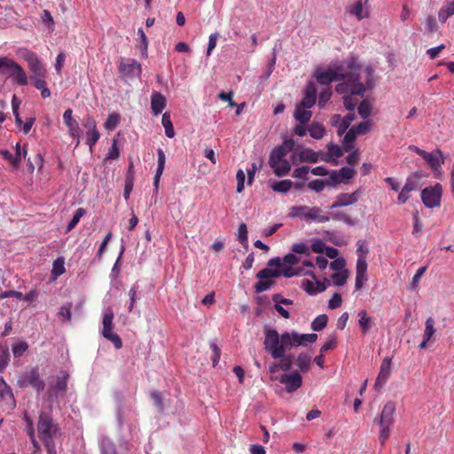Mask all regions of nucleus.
I'll return each instance as SVG.
<instances>
[{"mask_svg": "<svg viewBox=\"0 0 454 454\" xmlns=\"http://www.w3.org/2000/svg\"><path fill=\"white\" fill-rule=\"evenodd\" d=\"M327 184H329V181L317 179V180H313V181L309 182L308 187L310 190H312V191H315L317 192H322L324 190V188L325 187V185Z\"/></svg>", "mask_w": 454, "mask_h": 454, "instance_id": "nucleus-55", "label": "nucleus"}, {"mask_svg": "<svg viewBox=\"0 0 454 454\" xmlns=\"http://www.w3.org/2000/svg\"><path fill=\"white\" fill-rule=\"evenodd\" d=\"M167 106V99L160 92L153 91L151 95V110L153 115H159Z\"/></svg>", "mask_w": 454, "mask_h": 454, "instance_id": "nucleus-18", "label": "nucleus"}, {"mask_svg": "<svg viewBox=\"0 0 454 454\" xmlns=\"http://www.w3.org/2000/svg\"><path fill=\"white\" fill-rule=\"evenodd\" d=\"M309 172V168L308 166H301L294 170L292 176L294 178H301L307 179V175Z\"/></svg>", "mask_w": 454, "mask_h": 454, "instance_id": "nucleus-64", "label": "nucleus"}, {"mask_svg": "<svg viewBox=\"0 0 454 454\" xmlns=\"http://www.w3.org/2000/svg\"><path fill=\"white\" fill-rule=\"evenodd\" d=\"M296 364L301 372H307L311 364V356L306 352H301L296 358Z\"/></svg>", "mask_w": 454, "mask_h": 454, "instance_id": "nucleus-28", "label": "nucleus"}, {"mask_svg": "<svg viewBox=\"0 0 454 454\" xmlns=\"http://www.w3.org/2000/svg\"><path fill=\"white\" fill-rule=\"evenodd\" d=\"M101 454H117L114 443L108 438L104 437L100 442Z\"/></svg>", "mask_w": 454, "mask_h": 454, "instance_id": "nucleus-35", "label": "nucleus"}, {"mask_svg": "<svg viewBox=\"0 0 454 454\" xmlns=\"http://www.w3.org/2000/svg\"><path fill=\"white\" fill-rule=\"evenodd\" d=\"M395 412V403L392 401H388L383 407L379 425L380 427L379 439L381 444H384L387 439L389 437L391 427L394 424V414Z\"/></svg>", "mask_w": 454, "mask_h": 454, "instance_id": "nucleus-6", "label": "nucleus"}, {"mask_svg": "<svg viewBox=\"0 0 454 454\" xmlns=\"http://www.w3.org/2000/svg\"><path fill=\"white\" fill-rule=\"evenodd\" d=\"M65 262L62 257L57 258L53 262V267L51 270V274L58 278L65 272Z\"/></svg>", "mask_w": 454, "mask_h": 454, "instance_id": "nucleus-48", "label": "nucleus"}, {"mask_svg": "<svg viewBox=\"0 0 454 454\" xmlns=\"http://www.w3.org/2000/svg\"><path fill=\"white\" fill-rule=\"evenodd\" d=\"M427 270V267L423 266V267H419L416 273L414 274L413 278H412V280H411V288L412 290H415L422 278V276L425 274Z\"/></svg>", "mask_w": 454, "mask_h": 454, "instance_id": "nucleus-57", "label": "nucleus"}, {"mask_svg": "<svg viewBox=\"0 0 454 454\" xmlns=\"http://www.w3.org/2000/svg\"><path fill=\"white\" fill-rule=\"evenodd\" d=\"M454 14V1L443 6L439 11V20L444 23L450 16Z\"/></svg>", "mask_w": 454, "mask_h": 454, "instance_id": "nucleus-38", "label": "nucleus"}, {"mask_svg": "<svg viewBox=\"0 0 454 454\" xmlns=\"http://www.w3.org/2000/svg\"><path fill=\"white\" fill-rule=\"evenodd\" d=\"M307 215L309 216V221L316 223H326L330 220V216L325 215L318 207H310L309 213Z\"/></svg>", "mask_w": 454, "mask_h": 454, "instance_id": "nucleus-24", "label": "nucleus"}, {"mask_svg": "<svg viewBox=\"0 0 454 454\" xmlns=\"http://www.w3.org/2000/svg\"><path fill=\"white\" fill-rule=\"evenodd\" d=\"M426 327H425V331H424V334H423V338L426 339V341H429L433 335L435 333V329H434V320L433 317H428L426 321V324H425Z\"/></svg>", "mask_w": 454, "mask_h": 454, "instance_id": "nucleus-45", "label": "nucleus"}, {"mask_svg": "<svg viewBox=\"0 0 454 454\" xmlns=\"http://www.w3.org/2000/svg\"><path fill=\"white\" fill-rule=\"evenodd\" d=\"M279 382L286 386V389L288 393H293L301 387L302 377L298 372L294 371L281 375Z\"/></svg>", "mask_w": 454, "mask_h": 454, "instance_id": "nucleus-13", "label": "nucleus"}, {"mask_svg": "<svg viewBox=\"0 0 454 454\" xmlns=\"http://www.w3.org/2000/svg\"><path fill=\"white\" fill-rule=\"evenodd\" d=\"M391 364L390 357H385L381 363L380 372L374 384V389L380 391L387 383L391 376Z\"/></svg>", "mask_w": 454, "mask_h": 454, "instance_id": "nucleus-14", "label": "nucleus"}, {"mask_svg": "<svg viewBox=\"0 0 454 454\" xmlns=\"http://www.w3.org/2000/svg\"><path fill=\"white\" fill-rule=\"evenodd\" d=\"M151 398L153 401L155 406L157 407L159 411H162L164 410V404L161 397V394L159 391H153L151 393Z\"/></svg>", "mask_w": 454, "mask_h": 454, "instance_id": "nucleus-61", "label": "nucleus"}, {"mask_svg": "<svg viewBox=\"0 0 454 454\" xmlns=\"http://www.w3.org/2000/svg\"><path fill=\"white\" fill-rule=\"evenodd\" d=\"M312 112L305 107L296 105L294 117L301 124H306L311 119Z\"/></svg>", "mask_w": 454, "mask_h": 454, "instance_id": "nucleus-21", "label": "nucleus"}, {"mask_svg": "<svg viewBox=\"0 0 454 454\" xmlns=\"http://www.w3.org/2000/svg\"><path fill=\"white\" fill-rule=\"evenodd\" d=\"M333 282L337 286H343L348 279V271L336 272L332 275Z\"/></svg>", "mask_w": 454, "mask_h": 454, "instance_id": "nucleus-52", "label": "nucleus"}, {"mask_svg": "<svg viewBox=\"0 0 454 454\" xmlns=\"http://www.w3.org/2000/svg\"><path fill=\"white\" fill-rule=\"evenodd\" d=\"M339 173L342 182H345L346 180L351 179L355 176L356 171L353 168L343 167L339 170Z\"/></svg>", "mask_w": 454, "mask_h": 454, "instance_id": "nucleus-63", "label": "nucleus"}, {"mask_svg": "<svg viewBox=\"0 0 454 454\" xmlns=\"http://www.w3.org/2000/svg\"><path fill=\"white\" fill-rule=\"evenodd\" d=\"M294 157H298L301 162L316 163L321 157V153H317L309 148H303L294 153Z\"/></svg>", "mask_w": 454, "mask_h": 454, "instance_id": "nucleus-19", "label": "nucleus"}, {"mask_svg": "<svg viewBox=\"0 0 454 454\" xmlns=\"http://www.w3.org/2000/svg\"><path fill=\"white\" fill-rule=\"evenodd\" d=\"M372 126V121L371 119L365 120L359 124L353 126L352 128L356 131L357 136L367 134Z\"/></svg>", "mask_w": 454, "mask_h": 454, "instance_id": "nucleus-43", "label": "nucleus"}, {"mask_svg": "<svg viewBox=\"0 0 454 454\" xmlns=\"http://www.w3.org/2000/svg\"><path fill=\"white\" fill-rule=\"evenodd\" d=\"M442 194V187L440 184H436L434 186L427 187L422 190L421 200L425 207L434 208L440 206Z\"/></svg>", "mask_w": 454, "mask_h": 454, "instance_id": "nucleus-9", "label": "nucleus"}, {"mask_svg": "<svg viewBox=\"0 0 454 454\" xmlns=\"http://www.w3.org/2000/svg\"><path fill=\"white\" fill-rule=\"evenodd\" d=\"M361 66L355 59H350L348 61L347 70L344 73L343 67H337L335 68H329L327 70L317 69L315 71V77L318 83L322 85H328L333 81L343 80L336 85V91L338 93H347L363 95L365 92V85L361 82Z\"/></svg>", "mask_w": 454, "mask_h": 454, "instance_id": "nucleus-1", "label": "nucleus"}, {"mask_svg": "<svg viewBox=\"0 0 454 454\" xmlns=\"http://www.w3.org/2000/svg\"><path fill=\"white\" fill-rule=\"evenodd\" d=\"M24 419L27 422V434H28V435H29V437L31 439V442L33 443V446L35 448V450L33 451V454H40L41 447H40L38 442L35 440V428H34L33 420L27 414H25Z\"/></svg>", "mask_w": 454, "mask_h": 454, "instance_id": "nucleus-25", "label": "nucleus"}, {"mask_svg": "<svg viewBox=\"0 0 454 454\" xmlns=\"http://www.w3.org/2000/svg\"><path fill=\"white\" fill-rule=\"evenodd\" d=\"M345 133L346 134L343 139V147L345 151H349L353 148L352 144L356 140L357 135L353 128L349 129Z\"/></svg>", "mask_w": 454, "mask_h": 454, "instance_id": "nucleus-41", "label": "nucleus"}, {"mask_svg": "<svg viewBox=\"0 0 454 454\" xmlns=\"http://www.w3.org/2000/svg\"><path fill=\"white\" fill-rule=\"evenodd\" d=\"M421 177V175L418 172L413 173L409 176L406 179L405 184L403 185V189L405 192H412L419 188V180Z\"/></svg>", "mask_w": 454, "mask_h": 454, "instance_id": "nucleus-31", "label": "nucleus"}, {"mask_svg": "<svg viewBox=\"0 0 454 454\" xmlns=\"http://www.w3.org/2000/svg\"><path fill=\"white\" fill-rule=\"evenodd\" d=\"M282 261H283V264L286 266V265L294 266L300 262V258L295 254H294L292 252V253H288L287 254H286Z\"/></svg>", "mask_w": 454, "mask_h": 454, "instance_id": "nucleus-62", "label": "nucleus"}, {"mask_svg": "<svg viewBox=\"0 0 454 454\" xmlns=\"http://www.w3.org/2000/svg\"><path fill=\"white\" fill-rule=\"evenodd\" d=\"M357 111H358L359 115L364 120H368L369 116L371 115L372 106H371V104L367 100H363L359 104V106L357 107Z\"/></svg>", "mask_w": 454, "mask_h": 454, "instance_id": "nucleus-47", "label": "nucleus"}, {"mask_svg": "<svg viewBox=\"0 0 454 454\" xmlns=\"http://www.w3.org/2000/svg\"><path fill=\"white\" fill-rule=\"evenodd\" d=\"M282 340V345L279 348H274L272 353L278 356H282L284 348H292L294 347H307L308 344H312L317 340L316 333H299L295 331L285 332L279 334Z\"/></svg>", "mask_w": 454, "mask_h": 454, "instance_id": "nucleus-5", "label": "nucleus"}, {"mask_svg": "<svg viewBox=\"0 0 454 454\" xmlns=\"http://www.w3.org/2000/svg\"><path fill=\"white\" fill-rule=\"evenodd\" d=\"M331 97H332L331 89L327 88V89L323 90L319 93V98H318L319 107L323 108L325 106V104L327 103V101L331 98Z\"/></svg>", "mask_w": 454, "mask_h": 454, "instance_id": "nucleus-59", "label": "nucleus"}, {"mask_svg": "<svg viewBox=\"0 0 454 454\" xmlns=\"http://www.w3.org/2000/svg\"><path fill=\"white\" fill-rule=\"evenodd\" d=\"M137 36L139 37L141 41V52L142 55L146 57L147 56V47H148V40L146 38V35L143 30V28H138L137 30Z\"/></svg>", "mask_w": 454, "mask_h": 454, "instance_id": "nucleus-58", "label": "nucleus"}, {"mask_svg": "<svg viewBox=\"0 0 454 454\" xmlns=\"http://www.w3.org/2000/svg\"><path fill=\"white\" fill-rule=\"evenodd\" d=\"M24 59L27 62L28 67L35 77H44L46 69L39 59L38 56L30 51H26Z\"/></svg>", "mask_w": 454, "mask_h": 454, "instance_id": "nucleus-12", "label": "nucleus"}, {"mask_svg": "<svg viewBox=\"0 0 454 454\" xmlns=\"http://www.w3.org/2000/svg\"><path fill=\"white\" fill-rule=\"evenodd\" d=\"M0 397L9 403L12 408L15 407L16 403L12 389L3 378H0Z\"/></svg>", "mask_w": 454, "mask_h": 454, "instance_id": "nucleus-20", "label": "nucleus"}, {"mask_svg": "<svg viewBox=\"0 0 454 454\" xmlns=\"http://www.w3.org/2000/svg\"><path fill=\"white\" fill-rule=\"evenodd\" d=\"M63 121L65 125L68 129V134L72 137H77V145L79 144V137H80V129L76 121L73 119V111L72 109H67L63 114Z\"/></svg>", "mask_w": 454, "mask_h": 454, "instance_id": "nucleus-17", "label": "nucleus"}, {"mask_svg": "<svg viewBox=\"0 0 454 454\" xmlns=\"http://www.w3.org/2000/svg\"><path fill=\"white\" fill-rule=\"evenodd\" d=\"M327 149V153H321L320 160L323 161L329 162L333 158L337 159L342 156V150L339 145L330 144Z\"/></svg>", "mask_w": 454, "mask_h": 454, "instance_id": "nucleus-22", "label": "nucleus"}, {"mask_svg": "<svg viewBox=\"0 0 454 454\" xmlns=\"http://www.w3.org/2000/svg\"><path fill=\"white\" fill-rule=\"evenodd\" d=\"M424 160L433 169H437L438 168L441 167L442 163L443 162L442 160L441 161L439 160V157L433 153H428Z\"/></svg>", "mask_w": 454, "mask_h": 454, "instance_id": "nucleus-54", "label": "nucleus"}, {"mask_svg": "<svg viewBox=\"0 0 454 454\" xmlns=\"http://www.w3.org/2000/svg\"><path fill=\"white\" fill-rule=\"evenodd\" d=\"M138 292V286H132L131 288L129 290V305H128V310L129 312H132L136 304V301L139 297L137 296Z\"/></svg>", "mask_w": 454, "mask_h": 454, "instance_id": "nucleus-49", "label": "nucleus"}, {"mask_svg": "<svg viewBox=\"0 0 454 454\" xmlns=\"http://www.w3.org/2000/svg\"><path fill=\"white\" fill-rule=\"evenodd\" d=\"M256 277L262 280H268L271 278H278L279 277V270H270L269 268L262 269L260 270Z\"/></svg>", "mask_w": 454, "mask_h": 454, "instance_id": "nucleus-50", "label": "nucleus"}, {"mask_svg": "<svg viewBox=\"0 0 454 454\" xmlns=\"http://www.w3.org/2000/svg\"><path fill=\"white\" fill-rule=\"evenodd\" d=\"M238 240L240 244L245 247H248V236H247V224L241 223L238 228Z\"/></svg>", "mask_w": 454, "mask_h": 454, "instance_id": "nucleus-42", "label": "nucleus"}, {"mask_svg": "<svg viewBox=\"0 0 454 454\" xmlns=\"http://www.w3.org/2000/svg\"><path fill=\"white\" fill-rule=\"evenodd\" d=\"M14 67L15 70L12 71L10 78H12L18 85H27L28 79L22 67L19 64L18 66H14Z\"/></svg>", "mask_w": 454, "mask_h": 454, "instance_id": "nucleus-23", "label": "nucleus"}, {"mask_svg": "<svg viewBox=\"0 0 454 454\" xmlns=\"http://www.w3.org/2000/svg\"><path fill=\"white\" fill-rule=\"evenodd\" d=\"M274 284L271 280H262L256 282L254 286V290L256 294H261L265 292L270 288V286Z\"/></svg>", "mask_w": 454, "mask_h": 454, "instance_id": "nucleus-56", "label": "nucleus"}, {"mask_svg": "<svg viewBox=\"0 0 454 454\" xmlns=\"http://www.w3.org/2000/svg\"><path fill=\"white\" fill-rule=\"evenodd\" d=\"M293 187V182L286 179L279 182H275L271 184V189L277 192H287Z\"/></svg>", "mask_w": 454, "mask_h": 454, "instance_id": "nucleus-37", "label": "nucleus"}, {"mask_svg": "<svg viewBox=\"0 0 454 454\" xmlns=\"http://www.w3.org/2000/svg\"><path fill=\"white\" fill-rule=\"evenodd\" d=\"M99 137L100 134L97 129L86 131V144L89 145L90 152L93 151V147L98 141Z\"/></svg>", "mask_w": 454, "mask_h": 454, "instance_id": "nucleus-40", "label": "nucleus"}, {"mask_svg": "<svg viewBox=\"0 0 454 454\" xmlns=\"http://www.w3.org/2000/svg\"><path fill=\"white\" fill-rule=\"evenodd\" d=\"M328 322V317L325 314L317 316L311 323V329L316 332L323 330Z\"/></svg>", "mask_w": 454, "mask_h": 454, "instance_id": "nucleus-39", "label": "nucleus"}, {"mask_svg": "<svg viewBox=\"0 0 454 454\" xmlns=\"http://www.w3.org/2000/svg\"><path fill=\"white\" fill-rule=\"evenodd\" d=\"M308 130L309 135L315 139H320L325 134V128L318 122H312Z\"/></svg>", "mask_w": 454, "mask_h": 454, "instance_id": "nucleus-36", "label": "nucleus"}, {"mask_svg": "<svg viewBox=\"0 0 454 454\" xmlns=\"http://www.w3.org/2000/svg\"><path fill=\"white\" fill-rule=\"evenodd\" d=\"M330 218L336 221H341L349 226H354L356 224L355 220L352 219L350 215L341 211H332Z\"/></svg>", "mask_w": 454, "mask_h": 454, "instance_id": "nucleus-34", "label": "nucleus"}, {"mask_svg": "<svg viewBox=\"0 0 454 454\" xmlns=\"http://www.w3.org/2000/svg\"><path fill=\"white\" fill-rule=\"evenodd\" d=\"M292 252L294 254H309V247L305 243L300 242V243H295L292 246Z\"/></svg>", "mask_w": 454, "mask_h": 454, "instance_id": "nucleus-60", "label": "nucleus"}, {"mask_svg": "<svg viewBox=\"0 0 454 454\" xmlns=\"http://www.w3.org/2000/svg\"><path fill=\"white\" fill-rule=\"evenodd\" d=\"M157 153H158V166H157L154 176L160 178V176L163 173L164 168H165L166 157H165V153H164L163 150L160 148H159L157 150Z\"/></svg>", "mask_w": 454, "mask_h": 454, "instance_id": "nucleus-46", "label": "nucleus"}, {"mask_svg": "<svg viewBox=\"0 0 454 454\" xmlns=\"http://www.w3.org/2000/svg\"><path fill=\"white\" fill-rule=\"evenodd\" d=\"M359 325L364 333H366L372 327V317H369L365 310L358 312Z\"/></svg>", "mask_w": 454, "mask_h": 454, "instance_id": "nucleus-33", "label": "nucleus"}, {"mask_svg": "<svg viewBox=\"0 0 454 454\" xmlns=\"http://www.w3.org/2000/svg\"><path fill=\"white\" fill-rule=\"evenodd\" d=\"M28 349V344L20 340L12 346V353L15 357H20Z\"/></svg>", "mask_w": 454, "mask_h": 454, "instance_id": "nucleus-53", "label": "nucleus"}, {"mask_svg": "<svg viewBox=\"0 0 454 454\" xmlns=\"http://www.w3.org/2000/svg\"><path fill=\"white\" fill-rule=\"evenodd\" d=\"M120 121V115L118 114H110L106 119V121H105V128L106 129H108V130H113L114 129L118 123Z\"/></svg>", "mask_w": 454, "mask_h": 454, "instance_id": "nucleus-51", "label": "nucleus"}, {"mask_svg": "<svg viewBox=\"0 0 454 454\" xmlns=\"http://www.w3.org/2000/svg\"><path fill=\"white\" fill-rule=\"evenodd\" d=\"M37 436L43 442L48 454H57L55 440L60 436V428L49 411H41L36 427Z\"/></svg>", "mask_w": 454, "mask_h": 454, "instance_id": "nucleus-2", "label": "nucleus"}, {"mask_svg": "<svg viewBox=\"0 0 454 454\" xmlns=\"http://www.w3.org/2000/svg\"><path fill=\"white\" fill-rule=\"evenodd\" d=\"M309 207L307 206H294L291 207L289 216L291 218L298 217L302 221L309 222Z\"/></svg>", "mask_w": 454, "mask_h": 454, "instance_id": "nucleus-26", "label": "nucleus"}, {"mask_svg": "<svg viewBox=\"0 0 454 454\" xmlns=\"http://www.w3.org/2000/svg\"><path fill=\"white\" fill-rule=\"evenodd\" d=\"M2 67H1V74H6L8 77L11 76V74L12 71L15 70L14 66H18L19 63L14 61L13 59H11L7 57L2 58Z\"/></svg>", "mask_w": 454, "mask_h": 454, "instance_id": "nucleus-32", "label": "nucleus"}, {"mask_svg": "<svg viewBox=\"0 0 454 454\" xmlns=\"http://www.w3.org/2000/svg\"><path fill=\"white\" fill-rule=\"evenodd\" d=\"M367 262L364 256H358L356 266V290H360L364 284L368 280L367 278Z\"/></svg>", "mask_w": 454, "mask_h": 454, "instance_id": "nucleus-15", "label": "nucleus"}, {"mask_svg": "<svg viewBox=\"0 0 454 454\" xmlns=\"http://www.w3.org/2000/svg\"><path fill=\"white\" fill-rule=\"evenodd\" d=\"M363 194L361 189H357L351 193H340L335 197L334 202L330 206V209L340 207H348L356 204Z\"/></svg>", "mask_w": 454, "mask_h": 454, "instance_id": "nucleus-11", "label": "nucleus"}, {"mask_svg": "<svg viewBox=\"0 0 454 454\" xmlns=\"http://www.w3.org/2000/svg\"><path fill=\"white\" fill-rule=\"evenodd\" d=\"M281 345L282 340L278 331L274 328L266 327L264 329V349L270 355L273 359H280L278 367L285 372H288L292 368L294 361V356L287 354L291 348H284L283 354L280 356H278L272 353L274 348H279Z\"/></svg>", "mask_w": 454, "mask_h": 454, "instance_id": "nucleus-3", "label": "nucleus"}, {"mask_svg": "<svg viewBox=\"0 0 454 454\" xmlns=\"http://www.w3.org/2000/svg\"><path fill=\"white\" fill-rule=\"evenodd\" d=\"M161 123L165 129V135L169 138L174 137L176 135V132H175V129L173 127L170 114L168 112H165L162 114Z\"/></svg>", "mask_w": 454, "mask_h": 454, "instance_id": "nucleus-29", "label": "nucleus"}, {"mask_svg": "<svg viewBox=\"0 0 454 454\" xmlns=\"http://www.w3.org/2000/svg\"><path fill=\"white\" fill-rule=\"evenodd\" d=\"M356 114L354 112L348 113L344 118H341L337 129V134L342 136L349 128L351 122L355 120Z\"/></svg>", "mask_w": 454, "mask_h": 454, "instance_id": "nucleus-30", "label": "nucleus"}, {"mask_svg": "<svg viewBox=\"0 0 454 454\" xmlns=\"http://www.w3.org/2000/svg\"><path fill=\"white\" fill-rule=\"evenodd\" d=\"M17 384L21 388L32 387L38 393L42 392L45 387V383L43 380L41 379L37 368H31L29 371L20 375Z\"/></svg>", "mask_w": 454, "mask_h": 454, "instance_id": "nucleus-7", "label": "nucleus"}, {"mask_svg": "<svg viewBox=\"0 0 454 454\" xmlns=\"http://www.w3.org/2000/svg\"><path fill=\"white\" fill-rule=\"evenodd\" d=\"M85 213H86V211L82 207H79L78 209H76L72 219L70 220V222L67 224V231H72L78 224V223L80 222V219L85 215Z\"/></svg>", "mask_w": 454, "mask_h": 454, "instance_id": "nucleus-44", "label": "nucleus"}, {"mask_svg": "<svg viewBox=\"0 0 454 454\" xmlns=\"http://www.w3.org/2000/svg\"><path fill=\"white\" fill-rule=\"evenodd\" d=\"M113 319H114V312L111 309H108L103 317V329L102 334L103 336L110 340L115 348L120 349L122 347V341L120 336L112 332L113 329Z\"/></svg>", "mask_w": 454, "mask_h": 454, "instance_id": "nucleus-8", "label": "nucleus"}, {"mask_svg": "<svg viewBox=\"0 0 454 454\" xmlns=\"http://www.w3.org/2000/svg\"><path fill=\"white\" fill-rule=\"evenodd\" d=\"M67 380L68 374L65 372H61L57 377L56 383L51 386L49 398H52L53 396L58 398L59 395H63L67 389Z\"/></svg>", "mask_w": 454, "mask_h": 454, "instance_id": "nucleus-16", "label": "nucleus"}, {"mask_svg": "<svg viewBox=\"0 0 454 454\" xmlns=\"http://www.w3.org/2000/svg\"><path fill=\"white\" fill-rule=\"evenodd\" d=\"M363 4V0H357L349 7V12L355 15L358 20L368 17V12L364 9Z\"/></svg>", "mask_w": 454, "mask_h": 454, "instance_id": "nucleus-27", "label": "nucleus"}, {"mask_svg": "<svg viewBox=\"0 0 454 454\" xmlns=\"http://www.w3.org/2000/svg\"><path fill=\"white\" fill-rule=\"evenodd\" d=\"M293 146L294 141L286 140L281 145L274 148L270 153L269 164L276 176H283L290 171L291 165L286 157L287 153L293 149Z\"/></svg>", "mask_w": 454, "mask_h": 454, "instance_id": "nucleus-4", "label": "nucleus"}, {"mask_svg": "<svg viewBox=\"0 0 454 454\" xmlns=\"http://www.w3.org/2000/svg\"><path fill=\"white\" fill-rule=\"evenodd\" d=\"M119 72L124 77H139L142 67L140 63L134 59H121L119 65Z\"/></svg>", "mask_w": 454, "mask_h": 454, "instance_id": "nucleus-10", "label": "nucleus"}]
</instances>
